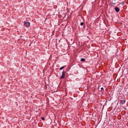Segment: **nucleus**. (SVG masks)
Wrapping results in <instances>:
<instances>
[{
  "instance_id": "1",
  "label": "nucleus",
  "mask_w": 128,
  "mask_h": 128,
  "mask_svg": "<svg viewBox=\"0 0 128 128\" xmlns=\"http://www.w3.org/2000/svg\"><path fill=\"white\" fill-rule=\"evenodd\" d=\"M24 26H26V28H29L30 26V23L26 20L24 22Z\"/></svg>"
},
{
  "instance_id": "2",
  "label": "nucleus",
  "mask_w": 128,
  "mask_h": 128,
  "mask_svg": "<svg viewBox=\"0 0 128 128\" xmlns=\"http://www.w3.org/2000/svg\"><path fill=\"white\" fill-rule=\"evenodd\" d=\"M65 76H66V73L64 72V71H63L62 73V76L60 77V78H62V80L64 79V78Z\"/></svg>"
},
{
  "instance_id": "3",
  "label": "nucleus",
  "mask_w": 128,
  "mask_h": 128,
  "mask_svg": "<svg viewBox=\"0 0 128 128\" xmlns=\"http://www.w3.org/2000/svg\"><path fill=\"white\" fill-rule=\"evenodd\" d=\"M120 102L122 104H126V100H121Z\"/></svg>"
},
{
  "instance_id": "4",
  "label": "nucleus",
  "mask_w": 128,
  "mask_h": 128,
  "mask_svg": "<svg viewBox=\"0 0 128 128\" xmlns=\"http://www.w3.org/2000/svg\"><path fill=\"white\" fill-rule=\"evenodd\" d=\"M115 10L116 12H120V8H118V7H116Z\"/></svg>"
},
{
  "instance_id": "5",
  "label": "nucleus",
  "mask_w": 128,
  "mask_h": 128,
  "mask_svg": "<svg viewBox=\"0 0 128 128\" xmlns=\"http://www.w3.org/2000/svg\"><path fill=\"white\" fill-rule=\"evenodd\" d=\"M81 62H85L86 61V59L84 58H82L80 59Z\"/></svg>"
},
{
  "instance_id": "6",
  "label": "nucleus",
  "mask_w": 128,
  "mask_h": 128,
  "mask_svg": "<svg viewBox=\"0 0 128 128\" xmlns=\"http://www.w3.org/2000/svg\"><path fill=\"white\" fill-rule=\"evenodd\" d=\"M64 66L60 68V70H64Z\"/></svg>"
},
{
  "instance_id": "7",
  "label": "nucleus",
  "mask_w": 128,
  "mask_h": 128,
  "mask_svg": "<svg viewBox=\"0 0 128 128\" xmlns=\"http://www.w3.org/2000/svg\"><path fill=\"white\" fill-rule=\"evenodd\" d=\"M80 26H84V22H83L80 23Z\"/></svg>"
},
{
  "instance_id": "8",
  "label": "nucleus",
  "mask_w": 128,
  "mask_h": 128,
  "mask_svg": "<svg viewBox=\"0 0 128 128\" xmlns=\"http://www.w3.org/2000/svg\"><path fill=\"white\" fill-rule=\"evenodd\" d=\"M42 120H44V117L42 118Z\"/></svg>"
},
{
  "instance_id": "9",
  "label": "nucleus",
  "mask_w": 128,
  "mask_h": 128,
  "mask_svg": "<svg viewBox=\"0 0 128 128\" xmlns=\"http://www.w3.org/2000/svg\"><path fill=\"white\" fill-rule=\"evenodd\" d=\"M101 90H104V88H101Z\"/></svg>"
},
{
  "instance_id": "10",
  "label": "nucleus",
  "mask_w": 128,
  "mask_h": 128,
  "mask_svg": "<svg viewBox=\"0 0 128 128\" xmlns=\"http://www.w3.org/2000/svg\"><path fill=\"white\" fill-rule=\"evenodd\" d=\"M122 4H123V5L124 4V2H122Z\"/></svg>"
}]
</instances>
